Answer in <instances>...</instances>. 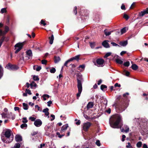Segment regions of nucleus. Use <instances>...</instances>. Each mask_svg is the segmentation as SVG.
Wrapping results in <instances>:
<instances>
[{
    "mask_svg": "<svg viewBox=\"0 0 148 148\" xmlns=\"http://www.w3.org/2000/svg\"><path fill=\"white\" fill-rule=\"evenodd\" d=\"M122 122L121 116L119 114H116L112 116L110 119L109 123L110 126L112 128H121V132L125 133L128 132L129 130V128L127 125H124L121 128Z\"/></svg>",
    "mask_w": 148,
    "mask_h": 148,
    "instance_id": "obj_1",
    "label": "nucleus"
},
{
    "mask_svg": "<svg viewBox=\"0 0 148 148\" xmlns=\"http://www.w3.org/2000/svg\"><path fill=\"white\" fill-rule=\"evenodd\" d=\"M76 76L77 82V87L78 91V93L76 94V96L77 99H78L82 91V82L83 80L82 78V75L80 73H77Z\"/></svg>",
    "mask_w": 148,
    "mask_h": 148,
    "instance_id": "obj_2",
    "label": "nucleus"
},
{
    "mask_svg": "<svg viewBox=\"0 0 148 148\" xmlns=\"http://www.w3.org/2000/svg\"><path fill=\"white\" fill-rule=\"evenodd\" d=\"M12 133L10 130H7L5 132V137H2L1 140L4 143H9L11 142L13 139V135H12Z\"/></svg>",
    "mask_w": 148,
    "mask_h": 148,
    "instance_id": "obj_3",
    "label": "nucleus"
},
{
    "mask_svg": "<svg viewBox=\"0 0 148 148\" xmlns=\"http://www.w3.org/2000/svg\"><path fill=\"white\" fill-rule=\"evenodd\" d=\"M104 61L103 59L101 58L97 59L96 61V62H94L95 65L98 67H103L104 66L103 64Z\"/></svg>",
    "mask_w": 148,
    "mask_h": 148,
    "instance_id": "obj_4",
    "label": "nucleus"
},
{
    "mask_svg": "<svg viewBox=\"0 0 148 148\" xmlns=\"http://www.w3.org/2000/svg\"><path fill=\"white\" fill-rule=\"evenodd\" d=\"M23 45V42H19L16 44L14 46L16 50L15 53H16L20 51L22 48Z\"/></svg>",
    "mask_w": 148,
    "mask_h": 148,
    "instance_id": "obj_5",
    "label": "nucleus"
},
{
    "mask_svg": "<svg viewBox=\"0 0 148 148\" xmlns=\"http://www.w3.org/2000/svg\"><path fill=\"white\" fill-rule=\"evenodd\" d=\"M91 125V123L88 122L84 123L82 126V128L84 131H87Z\"/></svg>",
    "mask_w": 148,
    "mask_h": 148,
    "instance_id": "obj_6",
    "label": "nucleus"
},
{
    "mask_svg": "<svg viewBox=\"0 0 148 148\" xmlns=\"http://www.w3.org/2000/svg\"><path fill=\"white\" fill-rule=\"evenodd\" d=\"M6 67L8 69L11 70H15L17 69H18V67L14 65H12L10 63H8L6 66Z\"/></svg>",
    "mask_w": 148,
    "mask_h": 148,
    "instance_id": "obj_7",
    "label": "nucleus"
},
{
    "mask_svg": "<svg viewBox=\"0 0 148 148\" xmlns=\"http://www.w3.org/2000/svg\"><path fill=\"white\" fill-rule=\"evenodd\" d=\"M26 56H25L26 59L27 60L31 59L32 56V53L31 50H29L26 52Z\"/></svg>",
    "mask_w": 148,
    "mask_h": 148,
    "instance_id": "obj_8",
    "label": "nucleus"
},
{
    "mask_svg": "<svg viewBox=\"0 0 148 148\" xmlns=\"http://www.w3.org/2000/svg\"><path fill=\"white\" fill-rule=\"evenodd\" d=\"M42 124V121L39 119H36L34 122V124L36 127L40 126Z\"/></svg>",
    "mask_w": 148,
    "mask_h": 148,
    "instance_id": "obj_9",
    "label": "nucleus"
},
{
    "mask_svg": "<svg viewBox=\"0 0 148 148\" xmlns=\"http://www.w3.org/2000/svg\"><path fill=\"white\" fill-rule=\"evenodd\" d=\"M5 31H3L2 30H0V36L3 35L5 34L9 30V28L7 26H6L5 27Z\"/></svg>",
    "mask_w": 148,
    "mask_h": 148,
    "instance_id": "obj_10",
    "label": "nucleus"
},
{
    "mask_svg": "<svg viewBox=\"0 0 148 148\" xmlns=\"http://www.w3.org/2000/svg\"><path fill=\"white\" fill-rule=\"evenodd\" d=\"M108 40H105L102 43V45L105 48H108L110 47L108 43Z\"/></svg>",
    "mask_w": 148,
    "mask_h": 148,
    "instance_id": "obj_11",
    "label": "nucleus"
},
{
    "mask_svg": "<svg viewBox=\"0 0 148 148\" xmlns=\"http://www.w3.org/2000/svg\"><path fill=\"white\" fill-rule=\"evenodd\" d=\"M68 127V124H66L63 125L62 127L60 132L61 133H62L64 132L67 129V128Z\"/></svg>",
    "mask_w": 148,
    "mask_h": 148,
    "instance_id": "obj_12",
    "label": "nucleus"
},
{
    "mask_svg": "<svg viewBox=\"0 0 148 148\" xmlns=\"http://www.w3.org/2000/svg\"><path fill=\"white\" fill-rule=\"evenodd\" d=\"M148 14V8H147L145 10L141 11L139 13V16H143L145 14Z\"/></svg>",
    "mask_w": 148,
    "mask_h": 148,
    "instance_id": "obj_13",
    "label": "nucleus"
},
{
    "mask_svg": "<svg viewBox=\"0 0 148 148\" xmlns=\"http://www.w3.org/2000/svg\"><path fill=\"white\" fill-rule=\"evenodd\" d=\"M85 66L84 64L80 65L79 66L77 67V70L79 71L80 72L82 71H84L85 68Z\"/></svg>",
    "mask_w": 148,
    "mask_h": 148,
    "instance_id": "obj_14",
    "label": "nucleus"
},
{
    "mask_svg": "<svg viewBox=\"0 0 148 148\" xmlns=\"http://www.w3.org/2000/svg\"><path fill=\"white\" fill-rule=\"evenodd\" d=\"M15 140L17 142H20L22 140V137L20 135H16L15 137Z\"/></svg>",
    "mask_w": 148,
    "mask_h": 148,
    "instance_id": "obj_15",
    "label": "nucleus"
},
{
    "mask_svg": "<svg viewBox=\"0 0 148 148\" xmlns=\"http://www.w3.org/2000/svg\"><path fill=\"white\" fill-rule=\"evenodd\" d=\"M127 44V40L120 42L119 43V44L120 45L123 47L125 46Z\"/></svg>",
    "mask_w": 148,
    "mask_h": 148,
    "instance_id": "obj_16",
    "label": "nucleus"
},
{
    "mask_svg": "<svg viewBox=\"0 0 148 148\" xmlns=\"http://www.w3.org/2000/svg\"><path fill=\"white\" fill-rule=\"evenodd\" d=\"M49 43L50 44H52L54 40V36L52 34L51 36L49 38Z\"/></svg>",
    "mask_w": 148,
    "mask_h": 148,
    "instance_id": "obj_17",
    "label": "nucleus"
},
{
    "mask_svg": "<svg viewBox=\"0 0 148 148\" xmlns=\"http://www.w3.org/2000/svg\"><path fill=\"white\" fill-rule=\"evenodd\" d=\"M60 60V58L59 56L54 57V62L55 63H58Z\"/></svg>",
    "mask_w": 148,
    "mask_h": 148,
    "instance_id": "obj_18",
    "label": "nucleus"
},
{
    "mask_svg": "<svg viewBox=\"0 0 148 148\" xmlns=\"http://www.w3.org/2000/svg\"><path fill=\"white\" fill-rule=\"evenodd\" d=\"M93 106V103L92 102H89L87 104V107L88 109L92 108Z\"/></svg>",
    "mask_w": 148,
    "mask_h": 148,
    "instance_id": "obj_19",
    "label": "nucleus"
},
{
    "mask_svg": "<svg viewBox=\"0 0 148 148\" xmlns=\"http://www.w3.org/2000/svg\"><path fill=\"white\" fill-rule=\"evenodd\" d=\"M3 70L2 67L0 65V79L2 77L3 75Z\"/></svg>",
    "mask_w": 148,
    "mask_h": 148,
    "instance_id": "obj_20",
    "label": "nucleus"
},
{
    "mask_svg": "<svg viewBox=\"0 0 148 148\" xmlns=\"http://www.w3.org/2000/svg\"><path fill=\"white\" fill-rule=\"evenodd\" d=\"M132 69L133 70H136L138 69V67L136 64H133L131 66Z\"/></svg>",
    "mask_w": 148,
    "mask_h": 148,
    "instance_id": "obj_21",
    "label": "nucleus"
},
{
    "mask_svg": "<svg viewBox=\"0 0 148 148\" xmlns=\"http://www.w3.org/2000/svg\"><path fill=\"white\" fill-rule=\"evenodd\" d=\"M23 109L24 110H27L28 109V105L27 104L24 103H23Z\"/></svg>",
    "mask_w": 148,
    "mask_h": 148,
    "instance_id": "obj_22",
    "label": "nucleus"
},
{
    "mask_svg": "<svg viewBox=\"0 0 148 148\" xmlns=\"http://www.w3.org/2000/svg\"><path fill=\"white\" fill-rule=\"evenodd\" d=\"M20 146L21 145L19 143H16L13 147H11V148H20Z\"/></svg>",
    "mask_w": 148,
    "mask_h": 148,
    "instance_id": "obj_23",
    "label": "nucleus"
},
{
    "mask_svg": "<svg viewBox=\"0 0 148 148\" xmlns=\"http://www.w3.org/2000/svg\"><path fill=\"white\" fill-rule=\"evenodd\" d=\"M1 115L2 116V117L3 118H7L9 119V117L8 116H7V113H6L4 112H3L2 114H1Z\"/></svg>",
    "mask_w": 148,
    "mask_h": 148,
    "instance_id": "obj_24",
    "label": "nucleus"
},
{
    "mask_svg": "<svg viewBox=\"0 0 148 148\" xmlns=\"http://www.w3.org/2000/svg\"><path fill=\"white\" fill-rule=\"evenodd\" d=\"M20 127L22 129H25L27 127V125L26 123H23L21 125Z\"/></svg>",
    "mask_w": 148,
    "mask_h": 148,
    "instance_id": "obj_25",
    "label": "nucleus"
},
{
    "mask_svg": "<svg viewBox=\"0 0 148 148\" xmlns=\"http://www.w3.org/2000/svg\"><path fill=\"white\" fill-rule=\"evenodd\" d=\"M30 86H31V88H32L33 87H36L37 85L34 82H32L30 83Z\"/></svg>",
    "mask_w": 148,
    "mask_h": 148,
    "instance_id": "obj_26",
    "label": "nucleus"
},
{
    "mask_svg": "<svg viewBox=\"0 0 148 148\" xmlns=\"http://www.w3.org/2000/svg\"><path fill=\"white\" fill-rule=\"evenodd\" d=\"M80 55H78L76 56H75V57H72L73 60H76L77 61H78L79 60V57Z\"/></svg>",
    "mask_w": 148,
    "mask_h": 148,
    "instance_id": "obj_27",
    "label": "nucleus"
},
{
    "mask_svg": "<svg viewBox=\"0 0 148 148\" xmlns=\"http://www.w3.org/2000/svg\"><path fill=\"white\" fill-rule=\"evenodd\" d=\"M142 145V143L141 141H139L136 144V147L138 148L140 147H141Z\"/></svg>",
    "mask_w": 148,
    "mask_h": 148,
    "instance_id": "obj_28",
    "label": "nucleus"
},
{
    "mask_svg": "<svg viewBox=\"0 0 148 148\" xmlns=\"http://www.w3.org/2000/svg\"><path fill=\"white\" fill-rule=\"evenodd\" d=\"M112 32H107L106 30H104V33L105 34L106 36H108L110 35L111 33Z\"/></svg>",
    "mask_w": 148,
    "mask_h": 148,
    "instance_id": "obj_29",
    "label": "nucleus"
},
{
    "mask_svg": "<svg viewBox=\"0 0 148 148\" xmlns=\"http://www.w3.org/2000/svg\"><path fill=\"white\" fill-rule=\"evenodd\" d=\"M36 66H34L33 67L34 69L35 70L36 69L37 71H40L41 69V67L40 66H38L36 67V68H35Z\"/></svg>",
    "mask_w": 148,
    "mask_h": 148,
    "instance_id": "obj_30",
    "label": "nucleus"
},
{
    "mask_svg": "<svg viewBox=\"0 0 148 148\" xmlns=\"http://www.w3.org/2000/svg\"><path fill=\"white\" fill-rule=\"evenodd\" d=\"M116 62L117 63L120 64H121L123 63V61L122 60L118 59H116Z\"/></svg>",
    "mask_w": 148,
    "mask_h": 148,
    "instance_id": "obj_31",
    "label": "nucleus"
},
{
    "mask_svg": "<svg viewBox=\"0 0 148 148\" xmlns=\"http://www.w3.org/2000/svg\"><path fill=\"white\" fill-rule=\"evenodd\" d=\"M90 46L92 48H94L95 45V42H90Z\"/></svg>",
    "mask_w": 148,
    "mask_h": 148,
    "instance_id": "obj_32",
    "label": "nucleus"
},
{
    "mask_svg": "<svg viewBox=\"0 0 148 148\" xmlns=\"http://www.w3.org/2000/svg\"><path fill=\"white\" fill-rule=\"evenodd\" d=\"M126 27H124L121 29V34H123L125 33L126 32Z\"/></svg>",
    "mask_w": 148,
    "mask_h": 148,
    "instance_id": "obj_33",
    "label": "nucleus"
},
{
    "mask_svg": "<svg viewBox=\"0 0 148 148\" xmlns=\"http://www.w3.org/2000/svg\"><path fill=\"white\" fill-rule=\"evenodd\" d=\"M107 88V86L105 85H103V84H102V85H101V89L102 90H103L104 89L106 88Z\"/></svg>",
    "mask_w": 148,
    "mask_h": 148,
    "instance_id": "obj_34",
    "label": "nucleus"
},
{
    "mask_svg": "<svg viewBox=\"0 0 148 148\" xmlns=\"http://www.w3.org/2000/svg\"><path fill=\"white\" fill-rule=\"evenodd\" d=\"M130 63L129 61H127L124 63L123 65L125 66L128 67L130 65Z\"/></svg>",
    "mask_w": 148,
    "mask_h": 148,
    "instance_id": "obj_35",
    "label": "nucleus"
},
{
    "mask_svg": "<svg viewBox=\"0 0 148 148\" xmlns=\"http://www.w3.org/2000/svg\"><path fill=\"white\" fill-rule=\"evenodd\" d=\"M1 13L2 14L3 13H5L7 12L6 8H4L1 9Z\"/></svg>",
    "mask_w": 148,
    "mask_h": 148,
    "instance_id": "obj_36",
    "label": "nucleus"
},
{
    "mask_svg": "<svg viewBox=\"0 0 148 148\" xmlns=\"http://www.w3.org/2000/svg\"><path fill=\"white\" fill-rule=\"evenodd\" d=\"M56 71V69L53 67L50 69V72L51 73H54Z\"/></svg>",
    "mask_w": 148,
    "mask_h": 148,
    "instance_id": "obj_37",
    "label": "nucleus"
},
{
    "mask_svg": "<svg viewBox=\"0 0 148 148\" xmlns=\"http://www.w3.org/2000/svg\"><path fill=\"white\" fill-rule=\"evenodd\" d=\"M111 52H108L106 53V54H105V55L104 56V57L105 58H106L108 57V56H110L111 55Z\"/></svg>",
    "mask_w": 148,
    "mask_h": 148,
    "instance_id": "obj_38",
    "label": "nucleus"
},
{
    "mask_svg": "<svg viewBox=\"0 0 148 148\" xmlns=\"http://www.w3.org/2000/svg\"><path fill=\"white\" fill-rule=\"evenodd\" d=\"M33 78L34 80L35 81H38L39 80V78L38 76L34 75L33 76Z\"/></svg>",
    "mask_w": 148,
    "mask_h": 148,
    "instance_id": "obj_39",
    "label": "nucleus"
},
{
    "mask_svg": "<svg viewBox=\"0 0 148 148\" xmlns=\"http://www.w3.org/2000/svg\"><path fill=\"white\" fill-rule=\"evenodd\" d=\"M23 120L22 121V122L25 123H27L28 122L27 120V118L26 117H24L23 118Z\"/></svg>",
    "mask_w": 148,
    "mask_h": 148,
    "instance_id": "obj_40",
    "label": "nucleus"
},
{
    "mask_svg": "<svg viewBox=\"0 0 148 148\" xmlns=\"http://www.w3.org/2000/svg\"><path fill=\"white\" fill-rule=\"evenodd\" d=\"M29 119L32 121H35L36 118L34 117L30 116L29 117Z\"/></svg>",
    "mask_w": 148,
    "mask_h": 148,
    "instance_id": "obj_41",
    "label": "nucleus"
},
{
    "mask_svg": "<svg viewBox=\"0 0 148 148\" xmlns=\"http://www.w3.org/2000/svg\"><path fill=\"white\" fill-rule=\"evenodd\" d=\"M36 108H37L38 111L40 112L42 111V109H40V107L38 106V105H36L35 106Z\"/></svg>",
    "mask_w": 148,
    "mask_h": 148,
    "instance_id": "obj_42",
    "label": "nucleus"
},
{
    "mask_svg": "<svg viewBox=\"0 0 148 148\" xmlns=\"http://www.w3.org/2000/svg\"><path fill=\"white\" fill-rule=\"evenodd\" d=\"M111 44L113 46H118L119 47V45L117 44L115 42H112L111 43Z\"/></svg>",
    "mask_w": 148,
    "mask_h": 148,
    "instance_id": "obj_43",
    "label": "nucleus"
},
{
    "mask_svg": "<svg viewBox=\"0 0 148 148\" xmlns=\"http://www.w3.org/2000/svg\"><path fill=\"white\" fill-rule=\"evenodd\" d=\"M84 117L87 120H89V119H90L89 117L88 116L85 114H84Z\"/></svg>",
    "mask_w": 148,
    "mask_h": 148,
    "instance_id": "obj_44",
    "label": "nucleus"
},
{
    "mask_svg": "<svg viewBox=\"0 0 148 148\" xmlns=\"http://www.w3.org/2000/svg\"><path fill=\"white\" fill-rule=\"evenodd\" d=\"M26 93L27 94H28L29 95H31L32 94V93L31 92V90H29L26 89Z\"/></svg>",
    "mask_w": 148,
    "mask_h": 148,
    "instance_id": "obj_45",
    "label": "nucleus"
},
{
    "mask_svg": "<svg viewBox=\"0 0 148 148\" xmlns=\"http://www.w3.org/2000/svg\"><path fill=\"white\" fill-rule=\"evenodd\" d=\"M129 95V93L128 92H126L123 94V96L125 98H126L127 97V96H128Z\"/></svg>",
    "mask_w": 148,
    "mask_h": 148,
    "instance_id": "obj_46",
    "label": "nucleus"
},
{
    "mask_svg": "<svg viewBox=\"0 0 148 148\" xmlns=\"http://www.w3.org/2000/svg\"><path fill=\"white\" fill-rule=\"evenodd\" d=\"M42 63L43 64H46L47 62V61L46 60H42Z\"/></svg>",
    "mask_w": 148,
    "mask_h": 148,
    "instance_id": "obj_47",
    "label": "nucleus"
},
{
    "mask_svg": "<svg viewBox=\"0 0 148 148\" xmlns=\"http://www.w3.org/2000/svg\"><path fill=\"white\" fill-rule=\"evenodd\" d=\"M40 23L41 24H42L44 26H45L46 25V23L43 20H41Z\"/></svg>",
    "mask_w": 148,
    "mask_h": 148,
    "instance_id": "obj_48",
    "label": "nucleus"
},
{
    "mask_svg": "<svg viewBox=\"0 0 148 148\" xmlns=\"http://www.w3.org/2000/svg\"><path fill=\"white\" fill-rule=\"evenodd\" d=\"M49 110V109L48 108H46L43 109L42 112L45 113V112H48Z\"/></svg>",
    "mask_w": 148,
    "mask_h": 148,
    "instance_id": "obj_49",
    "label": "nucleus"
},
{
    "mask_svg": "<svg viewBox=\"0 0 148 148\" xmlns=\"http://www.w3.org/2000/svg\"><path fill=\"white\" fill-rule=\"evenodd\" d=\"M77 7L76 6H75L74 8V9L73 10V12L75 15H76L77 14Z\"/></svg>",
    "mask_w": 148,
    "mask_h": 148,
    "instance_id": "obj_50",
    "label": "nucleus"
},
{
    "mask_svg": "<svg viewBox=\"0 0 148 148\" xmlns=\"http://www.w3.org/2000/svg\"><path fill=\"white\" fill-rule=\"evenodd\" d=\"M12 113L11 112H8L7 113V116H8L9 119L11 118V115H12Z\"/></svg>",
    "mask_w": 148,
    "mask_h": 148,
    "instance_id": "obj_51",
    "label": "nucleus"
},
{
    "mask_svg": "<svg viewBox=\"0 0 148 148\" xmlns=\"http://www.w3.org/2000/svg\"><path fill=\"white\" fill-rule=\"evenodd\" d=\"M96 144L97 146H100L101 145L100 142L99 140H97L96 141Z\"/></svg>",
    "mask_w": 148,
    "mask_h": 148,
    "instance_id": "obj_52",
    "label": "nucleus"
},
{
    "mask_svg": "<svg viewBox=\"0 0 148 148\" xmlns=\"http://www.w3.org/2000/svg\"><path fill=\"white\" fill-rule=\"evenodd\" d=\"M128 145L126 146V147L127 148H129L130 147H131L132 146H131V144L130 143H127Z\"/></svg>",
    "mask_w": 148,
    "mask_h": 148,
    "instance_id": "obj_53",
    "label": "nucleus"
},
{
    "mask_svg": "<svg viewBox=\"0 0 148 148\" xmlns=\"http://www.w3.org/2000/svg\"><path fill=\"white\" fill-rule=\"evenodd\" d=\"M124 18H125V19H126V20H127L129 18V17L128 16V15L126 14H124Z\"/></svg>",
    "mask_w": 148,
    "mask_h": 148,
    "instance_id": "obj_54",
    "label": "nucleus"
},
{
    "mask_svg": "<svg viewBox=\"0 0 148 148\" xmlns=\"http://www.w3.org/2000/svg\"><path fill=\"white\" fill-rule=\"evenodd\" d=\"M114 86L115 87H120L121 86V85L120 84H119L118 83H116L114 84Z\"/></svg>",
    "mask_w": 148,
    "mask_h": 148,
    "instance_id": "obj_55",
    "label": "nucleus"
},
{
    "mask_svg": "<svg viewBox=\"0 0 148 148\" xmlns=\"http://www.w3.org/2000/svg\"><path fill=\"white\" fill-rule=\"evenodd\" d=\"M47 103L48 106H50L51 104L52 103V101H49L47 102Z\"/></svg>",
    "mask_w": 148,
    "mask_h": 148,
    "instance_id": "obj_56",
    "label": "nucleus"
},
{
    "mask_svg": "<svg viewBox=\"0 0 148 148\" xmlns=\"http://www.w3.org/2000/svg\"><path fill=\"white\" fill-rule=\"evenodd\" d=\"M111 110L110 108H108V110H106V112L108 114H110L111 113Z\"/></svg>",
    "mask_w": 148,
    "mask_h": 148,
    "instance_id": "obj_57",
    "label": "nucleus"
},
{
    "mask_svg": "<svg viewBox=\"0 0 148 148\" xmlns=\"http://www.w3.org/2000/svg\"><path fill=\"white\" fill-rule=\"evenodd\" d=\"M121 8L123 10H125V5L123 4H122V5L121 7Z\"/></svg>",
    "mask_w": 148,
    "mask_h": 148,
    "instance_id": "obj_58",
    "label": "nucleus"
},
{
    "mask_svg": "<svg viewBox=\"0 0 148 148\" xmlns=\"http://www.w3.org/2000/svg\"><path fill=\"white\" fill-rule=\"evenodd\" d=\"M51 116L52 118V119H51V121H52L53 120L55 119V115L53 114H51Z\"/></svg>",
    "mask_w": 148,
    "mask_h": 148,
    "instance_id": "obj_59",
    "label": "nucleus"
},
{
    "mask_svg": "<svg viewBox=\"0 0 148 148\" xmlns=\"http://www.w3.org/2000/svg\"><path fill=\"white\" fill-rule=\"evenodd\" d=\"M126 53V51H121L120 53V55L121 56H123V54Z\"/></svg>",
    "mask_w": 148,
    "mask_h": 148,
    "instance_id": "obj_60",
    "label": "nucleus"
},
{
    "mask_svg": "<svg viewBox=\"0 0 148 148\" xmlns=\"http://www.w3.org/2000/svg\"><path fill=\"white\" fill-rule=\"evenodd\" d=\"M126 137L125 136L123 135L122 136V141L123 142L125 140V138Z\"/></svg>",
    "mask_w": 148,
    "mask_h": 148,
    "instance_id": "obj_61",
    "label": "nucleus"
},
{
    "mask_svg": "<svg viewBox=\"0 0 148 148\" xmlns=\"http://www.w3.org/2000/svg\"><path fill=\"white\" fill-rule=\"evenodd\" d=\"M38 133L37 132H33L31 134V135L32 136H34L35 135H36Z\"/></svg>",
    "mask_w": 148,
    "mask_h": 148,
    "instance_id": "obj_62",
    "label": "nucleus"
},
{
    "mask_svg": "<svg viewBox=\"0 0 148 148\" xmlns=\"http://www.w3.org/2000/svg\"><path fill=\"white\" fill-rule=\"evenodd\" d=\"M45 144H41L40 145V146L38 147V148H42V147H45Z\"/></svg>",
    "mask_w": 148,
    "mask_h": 148,
    "instance_id": "obj_63",
    "label": "nucleus"
},
{
    "mask_svg": "<svg viewBox=\"0 0 148 148\" xmlns=\"http://www.w3.org/2000/svg\"><path fill=\"white\" fill-rule=\"evenodd\" d=\"M143 148H148L147 145L146 144H144L143 145Z\"/></svg>",
    "mask_w": 148,
    "mask_h": 148,
    "instance_id": "obj_64",
    "label": "nucleus"
}]
</instances>
